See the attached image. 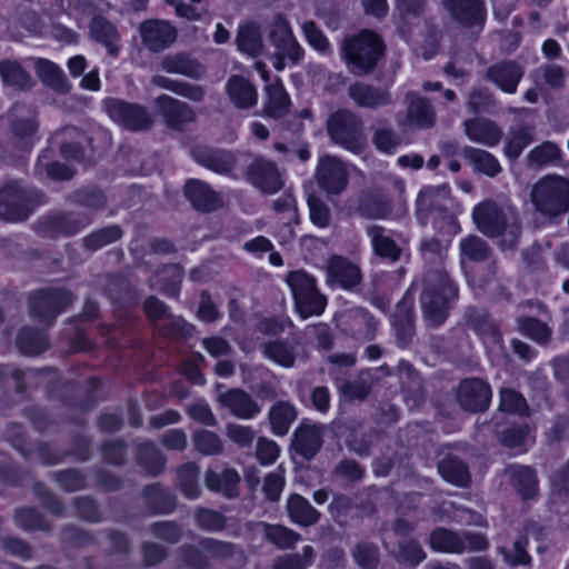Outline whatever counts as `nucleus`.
Here are the masks:
<instances>
[{
  "label": "nucleus",
  "instance_id": "obj_1",
  "mask_svg": "<svg viewBox=\"0 0 569 569\" xmlns=\"http://www.w3.org/2000/svg\"><path fill=\"white\" fill-rule=\"evenodd\" d=\"M472 221L486 237H500L499 246L502 250H513L520 240V221L517 218L509 219L505 208L492 199H486L473 208Z\"/></svg>",
  "mask_w": 569,
  "mask_h": 569
},
{
  "label": "nucleus",
  "instance_id": "obj_2",
  "mask_svg": "<svg viewBox=\"0 0 569 569\" xmlns=\"http://www.w3.org/2000/svg\"><path fill=\"white\" fill-rule=\"evenodd\" d=\"M457 298V288L442 270L425 277V289L420 297L422 318L427 327L438 328L449 316L451 302Z\"/></svg>",
  "mask_w": 569,
  "mask_h": 569
},
{
  "label": "nucleus",
  "instance_id": "obj_3",
  "mask_svg": "<svg viewBox=\"0 0 569 569\" xmlns=\"http://www.w3.org/2000/svg\"><path fill=\"white\" fill-rule=\"evenodd\" d=\"M341 52L348 70L357 77H363L376 69L385 56L386 46L379 34L365 29L347 37Z\"/></svg>",
  "mask_w": 569,
  "mask_h": 569
},
{
  "label": "nucleus",
  "instance_id": "obj_4",
  "mask_svg": "<svg viewBox=\"0 0 569 569\" xmlns=\"http://www.w3.org/2000/svg\"><path fill=\"white\" fill-rule=\"evenodd\" d=\"M530 201L536 212L553 220L569 211V179L546 174L531 188Z\"/></svg>",
  "mask_w": 569,
  "mask_h": 569
},
{
  "label": "nucleus",
  "instance_id": "obj_5",
  "mask_svg": "<svg viewBox=\"0 0 569 569\" xmlns=\"http://www.w3.org/2000/svg\"><path fill=\"white\" fill-rule=\"evenodd\" d=\"M327 132L336 144L353 153H360L367 143L363 121L349 109L337 110L329 117Z\"/></svg>",
  "mask_w": 569,
  "mask_h": 569
},
{
  "label": "nucleus",
  "instance_id": "obj_6",
  "mask_svg": "<svg viewBox=\"0 0 569 569\" xmlns=\"http://www.w3.org/2000/svg\"><path fill=\"white\" fill-rule=\"evenodd\" d=\"M286 282L291 290L295 307L301 318L320 316L325 311L327 298L319 291L313 276L303 270H295L286 276Z\"/></svg>",
  "mask_w": 569,
  "mask_h": 569
},
{
  "label": "nucleus",
  "instance_id": "obj_7",
  "mask_svg": "<svg viewBox=\"0 0 569 569\" xmlns=\"http://www.w3.org/2000/svg\"><path fill=\"white\" fill-rule=\"evenodd\" d=\"M429 546L439 552L462 553L486 550L489 543L481 533L470 531L457 533L446 528H437L430 533Z\"/></svg>",
  "mask_w": 569,
  "mask_h": 569
},
{
  "label": "nucleus",
  "instance_id": "obj_8",
  "mask_svg": "<svg viewBox=\"0 0 569 569\" xmlns=\"http://www.w3.org/2000/svg\"><path fill=\"white\" fill-rule=\"evenodd\" d=\"M103 108L116 123L129 131H147L153 126L151 113L141 104L107 98Z\"/></svg>",
  "mask_w": 569,
  "mask_h": 569
},
{
  "label": "nucleus",
  "instance_id": "obj_9",
  "mask_svg": "<svg viewBox=\"0 0 569 569\" xmlns=\"http://www.w3.org/2000/svg\"><path fill=\"white\" fill-rule=\"evenodd\" d=\"M73 301L71 292L47 288L33 291L29 297L30 315L40 322L50 323Z\"/></svg>",
  "mask_w": 569,
  "mask_h": 569
},
{
  "label": "nucleus",
  "instance_id": "obj_10",
  "mask_svg": "<svg viewBox=\"0 0 569 569\" xmlns=\"http://www.w3.org/2000/svg\"><path fill=\"white\" fill-rule=\"evenodd\" d=\"M315 178L319 188L330 196L342 193L349 181L346 163L328 154L318 160Z\"/></svg>",
  "mask_w": 569,
  "mask_h": 569
},
{
  "label": "nucleus",
  "instance_id": "obj_11",
  "mask_svg": "<svg viewBox=\"0 0 569 569\" xmlns=\"http://www.w3.org/2000/svg\"><path fill=\"white\" fill-rule=\"evenodd\" d=\"M246 177L253 187L266 194H274L284 186L277 164L262 157L252 160L247 168Z\"/></svg>",
  "mask_w": 569,
  "mask_h": 569
},
{
  "label": "nucleus",
  "instance_id": "obj_12",
  "mask_svg": "<svg viewBox=\"0 0 569 569\" xmlns=\"http://www.w3.org/2000/svg\"><path fill=\"white\" fill-rule=\"evenodd\" d=\"M269 40L276 51L282 57H287L291 63L296 64L302 59L303 50L293 36L288 20L281 14L276 16L270 24Z\"/></svg>",
  "mask_w": 569,
  "mask_h": 569
},
{
  "label": "nucleus",
  "instance_id": "obj_13",
  "mask_svg": "<svg viewBox=\"0 0 569 569\" xmlns=\"http://www.w3.org/2000/svg\"><path fill=\"white\" fill-rule=\"evenodd\" d=\"M154 106L164 124L171 130L181 131L186 124L196 120L193 108L171 96H159L154 100Z\"/></svg>",
  "mask_w": 569,
  "mask_h": 569
},
{
  "label": "nucleus",
  "instance_id": "obj_14",
  "mask_svg": "<svg viewBox=\"0 0 569 569\" xmlns=\"http://www.w3.org/2000/svg\"><path fill=\"white\" fill-rule=\"evenodd\" d=\"M142 44L150 52H161L169 48L177 39L176 28L166 20L150 19L139 27Z\"/></svg>",
  "mask_w": 569,
  "mask_h": 569
},
{
  "label": "nucleus",
  "instance_id": "obj_15",
  "mask_svg": "<svg viewBox=\"0 0 569 569\" xmlns=\"http://www.w3.org/2000/svg\"><path fill=\"white\" fill-rule=\"evenodd\" d=\"M457 399L467 411H485L491 400L490 386L480 378H467L458 387Z\"/></svg>",
  "mask_w": 569,
  "mask_h": 569
},
{
  "label": "nucleus",
  "instance_id": "obj_16",
  "mask_svg": "<svg viewBox=\"0 0 569 569\" xmlns=\"http://www.w3.org/2000/svg\"><path fill=\"white\" fill-rule=\"evenodd\" d=\"M525 74V68L515 60H501L487 68L485 78L502 92L513 94Z\"/></svg>",
  "mask_w": 569,
  "mask_h": 569
},
{
  "label": "nucleus",
  "instance_id": "obj_17",
  "mask_svg": "<svg viewBox=\"0 0 569 569\" xmlns=\"http://www.w3.org/2000/svg\"><path fill=\"white\" fill-rule=\"evenodd\" d=\"M218 402L230 415L241 420H250L261 412V406L257 400L240 388L220 393Z\"/></svg>",
  "mask_w": 569,
  "mask_h": 569
},
{
  "label": "nucleus",
  "instance_id": "obj_18",
  "mask_svg": "<svg viewBox=\"0 0 569 569\" xmlns=\"http://www.w3.org/2000/svg\"><path fill=\"white\" fill-rule=\"evenodd\" d=\"M348 96L359 108L379 109L392 103L388 88L356 81L348 87Z\"/></svg>",
  "mask_w": 569,
  "mask_h": 569
},
{
  "label": "nucleus",
  "instance_id": "obj_19",
  "mask_svg": "<svg viewBox=\"0 0 569 569\" xmlns=\"http://www.w3.org/2000/svg\"><path fill=\"white\" fill-rule=\"evenodd\" d=\"M28 194L22 187L12 182L0 189V218L18 221L27 218Z\"/></svg>",
  "mask_w": 569,
  "mask_h": 569
},
{
  "label": "nucleus",
  "instance_id": "obj_20",
  "mask_svg": "<svg viewBox=\"0 0 569 569\" xmlns=\"http://www.w3.org/2000/svg\"><path fill=\"white\" fill-rule=\"evenodd\" d=\"M342 327L343 331L351 337L370 341L376 336L378 321L367 309L356 307L345 313Z\"/></svg>",
  "mask_w": 569,
  "mask_h": 569
},
{
  "label": "nucleus",
  "instance_id": "obj_21",
  "mask_svg": "<svg viewBox=\"0 0 569 569\" xmlns=\"http://www.w3.org/2000/svg\"><path fill=\"white\" fill-rule=\"evenodd\" d=\"M226 94L230 103L239 110H249L258 103V90L246 77L233 74L226 82Z\"/></svg>",
  "mask_w": 569,
  "mask_h": 569
},
{
  "label": "nucleus",
  "instance_id": "obj_22",
  "mask_svg": "<svg viewBox=\"0 0 569 569\" xmlns=\"http://www.w3.org/2000/svg\"><path fill=\"white\" fill-rule=\"evenodd\" d=\"M450 17L467 27H481L485 21L482 0H442Z\"/></svg>",
  "mask_w": 569,
  "mask_h": 569
},
{
  "label": "nucleus",
  "instance_id": "obj_23",
  "mask_svg": "<svg viewBox=\"0 0 569 569\" xmlns=\"http://www.w3.org/2000/svg\"><path fill=\"white\" fill-rule=\"evenodd\" d=\"M327 277L329 283L350 290L360 283L361 271L347 258L333 256L328 261Z\"/></svg>",
  "mask_w": 569,
  "mask_h": 569
},
{
  "label": "nucleus",
  "instance_id": "obj_24",
  "mask_svg": "<svg viewBox=\"0 0 569 569\" xmlns=\"http://www.w3.org/2000/svg\"><path fill=\"white\" fill-rule=\"evenodd\" d=\"M291 100L280 79L266 84L263 89L262 116L279 120L290 111Z\"/></svg>",
  "mask_w": 569,
  "mask_h": 569
},
{
  "label": "nucleus",
  "instance_id": "obj_25",
  "mask_svg": "<svg viewBox=\"0 0 569 569\" xmlns=\"http://www.w3.org/2000/svg\"><path fill=\"white\" fill-rule=\"evenodd\" d=\"M323 428L318 425H300L295 433L292 446L297 453L307 460L312 459L322 447Z\"/></svg>",
  "mask_w": 569,
  "mask_h": 569
},
{
  "label": "nucleus",
  "instance_id": "obj_26",
  "mask_svg": "<svg viewBox=\"0 0 569 569\" xmlns=\"http://www.w3.org/2000/svg\"><path fill=\"white\" fill-rule=\"evenodd\" d=\"M466 136L473 142L487 147L497 146L503 137L497 122L486 118L468 119L463 122Z\"/></svg>",
  "mask_w": 569,
  "mask_h": 569
},
{
  "label": "nucleus",
  "instance_id": "obj_27",
  "mask_svg": "<svg viewBox=\"0 0 569 569\" xmlns=\"http://www.w3.org/2000/svg\"><path fill=\"white\" fill-rule=\"evenodd\" d=\"M372 250L376 256L390 262H396L401 257V248L396 243L390 231L379 224H369L366 228Z\"/></svg>",
  "mask_w": 569,
  "mask_h": 569
},
{
  "label": "nucleus",
  "instance_id": "obj_28",
  "mask_svg": "<svg viewBox=\"0 0 569 569\" xmlns=\"http://www.w3.org/2000/svg\"><path fill=\"white\" fill-rule=\"evenodd\" d=\"M191 154L197 163L217 173H229L236 164L234 157L220 149L199 146L191 150Z\"/></svg>",
  "mask_w": 569,
  "mask_h": 569
},
{
  "label": "nucleus",
  "instance_id": "obj_29",
  "mask_svg": "<svg viewBox=\"0 0 569 569\" xmlns=\"http://www.w3.org/2000/svg\"><path fill=\"white\" fill-rule=\"evenodd\" d=\"M30 60L33 61L34 71L44 86L59 93H68L71 90V83L58 64L43 58H30Z\"/></svg>",
  "mask_w": 569,
  "mask_h": 569
},
{
  "label": "nucleus",
  "instance_id": "obj_30",
  "mask_svg": "<svg viewBox=\"0 0 569 569\" xmlns=\"http://www.w3.org/2000/svg\"><path fill=\"white\" fill-rule=\"evenodd\" d=\"M505 472L521 499H531L538 495V477L535 469L529 466L511 465Z\"/></svg>",
  "mask_w": 569,
  "mask_h": 569
},
{
  "label": "nucleus",
  "instance_id": "obj_31",
  "mask_svg": "<svg viewBox=\"0 0 569 569\" xmlns=\"http://www.w3.org/2000/svg\"><path fill=\"white\" fill-rule=\"evenodd\" d=\"M239 483L240 475L233 468H224L221 472L208 469L204 473V486L229 499L239 496Z\"/></svg>",
  "mask_w": 569,
  "mask_h": 569
},
{
  "label": "nucleus",
  "instance_id": "obj_32",
  "mask_svg": "<svg viewBox=\"0 0 569 569\" xmlns=\"http://www.w3.org/2000/svg\"><path fill=\"white\" fill-rule=\"evenodd\" d=\"M449 194L450 190L447 186L423 188L416 201L419 221L425 223V219L429 213L445 209Z\"/></svg>",
  "mask_w": 569,
  "mask_h": 569
},
{
  "label": "nucleus",
  "instance_id": "obj_33",
  "mask_svg": "<svg viewBox=\"0 0 569 569\" xmlns=\"http://www.w3.org/2000/svg\"><path fill=\"white\" fill-rule=\"evenodd\" d=\"M184 193L196 209L204 212L217 209L221 203L219 193L201 180H189Z\"/></svg>",
  "mask_w": 569,
  "mask_h": 569
},
{
  "label": "nucleus",
  "instance_id": "obj_34",
  "mask_svg": "<svg viewBox=\"0 0 569 569\" xmlns=\"http://www.w3.org/2000/svg\"><path fill=\"white\" fill-rule=\"evenodd\" d=\"M90 223L89 219L80 218L71 213L56 214L43 221V232L52 238L70 237Z\"/></svg>",
  "mask_w": 569,
  "mask_h": 569
},
{
  "label": "nucleus",
  "instance_id": "obj_35",
  "mask_svg": "<svg viewBox=\"0 0 569 569\" xmlns=\"http://www.w3.org/2000/svg\"><path fill=\"white\" fill-rule=\"evenodd\" d=\"M160 67L168 73L181 74L191 79H200L204 72L197 60L183 52L164 56L160 61Z\"/></svg>",
  "mask_w": 569,
  "mask_h": 569
},
{
  "label": "nucleus",
  "instance_id": "obj_36",
  "mask_svg": "<svg viewBox=\"0 0 569 569\" xmlns=\"http://www.w3.org/2000/svg\"><path fill=\"white\" fill-rule=\"evenodd\" d=\"M89 29L94 41L102 44L109 54L118 56L120 36L113 23L101 16H96L91 19Z\"/></svg>",
  "mask_w": 569,
  "mask_h": 569
},
{
  "label": "nucleus",
  "instance_id": "obj_37",
  "mask_svg": "<svg viewBox=\"0 0 569 569\" xmlns=\"http://www.w3.org/2000/svg\"><path fill=\"white\" fill-rule=\"evenodd\" d=\"M0 77L6 86L21 91L31 90L36 84L31 74L17 60H0Z\"/></svg>",
  "mask_w": 569,
  "mask_h": 569
},
{
  "label": "nucleus",
  "instance_id": "obj_38",
  "mask_svg": "<svg viewBox=\"0 0 569 569\" xmlns=\"http://www.w3.org/2000/svg\"><path fill=\"white\" fill-rule=\"evenodd\" d=\"M296 407L286 400H279L268 411L271 432L276 436H286L297 419Z\"/></svg>",
  "mask_w": 569,
  "mask_h": 569
},
{
  "label": "nucleus",
  "instance_id": "obj_39",
  "mask_svg": "<svg viewBox=\"0 0 569 569\" xmlns=\"http://www.w3.org/2000/svg\"><path fill=\"white\" fill-rule=\"evenodd\" d=\"M535 140V127L520 123L511 127L505 143V154L510 160H517L522 151Z\"/></svg>",
  "mask_w": 569,
  "mask_h": 569
},
{
  "label": "nucleus",
  "instance_id": "obj_40",
  "mask_svg": "<svg viewBox=\"0 0 569 569\" xmlns=\"http://www.w3.org/2000/svg\"><path fill=\"white\" fill-rule=\"evenodd\" d=\"M287 512L290 520L299 526L309 527L317 523L320 512L310 502L298 493H292L287 500Z\"/></svg>",
  "mask_w": 569,
  "mask_h": 569
},
{
  "label": "nucleus",
  "instance_id": "obj_41",
  "mask_svg": "<svg viewBox=\"0 0 569 569\" xmlns=\"http://www.w3.org/2000/svg\"><path fill=\"white\" fill-rule=\"evenodd\" d=\"M408 120L419 128H430L436 122V114L431 104L416 93L407 94Z\"/></svg>",
  "mask_w": 569,
  "mask_h": 569
},
{
  "label": "nucleus",
  "instance_id": "obj_42",
  "mask_svg": "<svg viewBox=\"0 0 569 569\" xmlns=\"http://www.w3.org/2000/svg\"><path fill=\"white\" fill-rule=\"evenodd\" d=\"M392 326L396 330L399 345L407 346L415 333V313L412 306L406 300L397 306Z\"/></svg>",
  "mask_w": 569,
  "mask_h": 569
},
{
  "label": "nucleus",
  "instance_id": "obj_43",
  "mask_svg": "<svg viewBox=\"0 0 569 569\" xmlns=\"http://www.w3.org/2000/svg\"><path fill=\"white\" fill-rule=\"evenodd\" d=\"M150 81L156 87L172 91L176 94L187 98L194 102H200L204 98V89L203 87L198 84L173 80L160 74L153 76Z\"/></svg>",
  "mask_w": 569,
  "mask_h": 569
},
{
  "label": "nucleus",
  "instance_id": "obj_44",
  "mask_svg": "<svg viewBox=\"0 0 569 569\" xmlns=\"http://www.w3.org/2000/svg\"><path fill=\"white\" fill-rule=\"evenodd\" d=\"M182 278V269L179 264H168L150 278V284L168 296H177Z\"/></svg>",
  "mask_w": 569,
  "mask_h": 569
},
{
  "label": "nucleus",
  "instance_id": "obj_45",
  "mask_svg": "<svg viewBox=\"0 0 569 569\" xmlns=\"http://www.w3.org/2000/svg\"><path fill=\"white\" fill-rule=\"evenodd\" d=\"M441 477L458 487H466L470 482V472L467 465L455 456H447L438 463Z\"/></svg>",
  "mask_w": 569,
  "mask_h": 569
},
{
  "label": "nucleus",
  "instance_id": "obj_46",
  "mask_svg": "<svg viewBox=\"0 0 569 569\" xmlns=\"http://www.w3.org/2000/svg\"><path fill=\"white\" fill-rule=\"evenodd\" d=\"M462 156L471 163L475 170L488 176L496 177L501 171V166L497 158L479 148L465 147Z\"/></svg>",
  "mask_w": 569,
  "mask_h": 569
},
{
  "label": "nucleus",
  "instance_id": "obj_47",
  "mask_svg": "<svg viewBox=\"0 0 569 569\" xmlns=\"http://www.w3.org/2000/svg\"><path fill=\"white\" fill-rule=\"evenodd\" d=\"M561 157L562 151L557 143L545 141L530 150L526 157V162L529 168L541 169L559 162Z\"/></svg>",
  "mask_w": 569,
  "mask_h": 569
},
{
  "label": "nucleus",
  "instance_id": "obj_48",
  "mask_svg": "<svg viewBox=\"0 0 569 569\" xmlns=\"http://www.w3.org/2000/svg\"><path fill=\"white\" fill-rule=\"evenodd\" d=\"M391 211V201L383 194H367L360 199L358 204L359 214L367 219H387Z\"/></svg>",
  "mask_w": 569,
  "mask_h": 569
},
{
  "label": "nucleus",
  "instance_id": "obj_49",
  "mask_svg": "<svg viewBox=\"0 0 569 569\" xmlns=\"http://www.w3.org/2000/svg\"><path fill=\"white\" fill-rule=\"evenodd\" d=\"M236 41L238 49L251 57L259 56L263 50L260 28L253 22L239 28Z\"/></svg>",
  "mask_w": 569,
  "mask_h": 569
},
{
  "label": "nucleus",
  "instance_id": "obj_50",
  "mask_svg": "<svg viewBox=\"0 0 569 569\" xmlns=\"http://www.w3.org/2000/svg\"><path fill=\"white\" fill-rule=\"evenodd\" d=\"M138 459L143 469L152 476L164 469L166 458L153 442H142L138 446Z\"/></svg>",
  "mask_w": 569,
  "mask_h": 569
},
{
  "label": "nucleus",
  "instance_id": "obj_51",
  "mask_svg": "<svg viewBox=\"0 0 569 569\" xmlns=\"http://www.w3.org/2000/svg\"><path fill=\"white\" fill-rule=\"evenodd\" d=\"M17 346L22 353L36 356L47 350L48 341L44 332L23 328L17 337Z\"/></svg>",
  "mask_w": 569,
  "mask_h": 569
},
{
  "label": "nucleus",
  "instance_id": "obj_52",
  "mask_svg": "<svg viewBox=\"0 0 569 569\" xmlns=\"http://www.w3.org/2000/svg\"><path fill=\"white\" fill-rule=\"evenodd\" d=\"M263 355L269 360L284 368H291L296 362L295 347L283 340L264 343Z\"/></svg>",
  "mask_w": 569,
  "mask_h": 569
},
{
  "label": "nucleus",
  "instance_id": "obj_53",
  "mask_svg": "<svg viewBox=\"0 0 569 569\" xmlns=\"http://www.w3.org/2000/svg\"><path fill=\"white\" fill-rule=\"evenodd\" d=\"M199 471L200 468L194 462H187L177 471L179 488L188 499H197L200 497L201 489L198 483Z\"/></svg>",
  "mask_w": 569,
  "mask_h": 569
},
{
  "label": "nucleus",
  "instance_id": "obj_54",
  "mask_svg": "<svg viewBox=\"0 0 569 569\" xmlns=\"http://www.w3.org/2000/svg\"><path fill=\"white\" fill-rule=\"evenodd\" d=\"M143 497L154 512L168 513L174 509V497L169 490L162 489L158 483L147 486L143 489Z\"/></svg>",
  "mask_w": 569,
  "mask_h": 569
},
{
  "label": "nucleus",
  "instance_id": "obj_55",
  "mask_svg": "<svg viewBox=\"0 0 569 569\" xmlns=\"http://www.w3.org/2000/svg\"><path fill=\"white\" fill-rule=\"evenodd\" d=\"M122 237V230L119 226H108L96 230L82 239L83 247L93 252L106 246L117 242Z\"/></svg>",
  "mask_w": 569,
  "mask_h": 569
},
{
  "label": "nucleus",
  "instance_id": "obj_56",
  "mask_svg": "<svg viewBox=\"0 0 569 569\" xmlns=\"http://www.w3.org/2000/svg\"><path fill=\"white\" fill-rule=\"evenodd\" d=\"M194 449L203 456H219L224 451L222 439L213 431L201 429L192 435Z\"/></svg>",
  "mask_w": 569,
  "mask_h": 569
},
{
  "label": "nucleus",
  "instance_id": "obj_57",
  "mask_svg": "<svg viewBox=\"0 0 569 569\" xmlns=\"http://www.w3.org/2000/svg\"><path fill=\"white\" fill-rule=\"evenodd\" d=\"M518 329L523 336L540 345L549 342L552 335V329L546 322L533 317L519 318Z\"/></svg>",
  "mask_w": 569,
  "mask_h": 569
},
{
  "label": "nucleus",
  "instance_id": "obj_58",
  "mask_svg": "<svg viewBox=\"0 0 569 569\" xmlns=\"http://www.w3.org/2000/svg\"><path fill=\"white\" fill-rule=\"evenodd\" d=\"M263 533L279 549H290L301 539L298 532L281 525L263 523Z\"/></svg>",
  "mask_w": 569,
  "mask_h": 569
},
{
  "label": "nucleus",
  "instance_id": "obj_59",
  "mask_svg": "<svg viewBox=\"0 0 569 569\" xmlns=\"http://www.w3.org/2000/svg\"><path fill=\"white\" fill-rule=\"evenodd\" d=\"M459 249L461 257L470 261H485L490 254V247L487 241L476 234L461 239Z\"/></svg>",
  "mask_w": 569,
  "mask_h": 569
},
{
  "label": "nucleus",
  "instance_id": "obj_60",
  "mask_svg": "<svg viewBox=\"0 0 569 569\" xmlns=\"http://www.w3.org/2000/svg\"><path fill=\"white\" fill-rule=\"evenodd\" d=\"M372 380L370 371H361L353 380H348L342 383L341 392L350 400H362L369 395Z\"/></svg>",
  "mask_w": 569,
  "mask_h": 569
},
{
  "label": "nucleus",
  "instance_id": "obj_61",
  "mask_svg": "<svg viewBox=\"0 0 569 569\" xmlns=\"http://www.w3.org/2000/svg\"><path fill=\"white\" fill-rule=\"evenodd\" d=\"M499 409L507 413L527 416L529 407L521 393L511 388H503L500 390Z\"/></svg>",
  "mask_w": 569,
  "mask_h": 569
},
{
  "label": "nucleus",
  "instance_id": "obj_62",
  "mask_svg": "<svg viewBox=\"0 0 569 569\" xmlns=\"http://www.w3.org/2000/svg\"><path fill=\"white\" fill-rule=\"evenodd\" d=\"M313 548L305 546L302 553H290L277 558L272 569H307L313 562Z\"/></svg>",
  "mask_w": 569,
  "mask_h": 569
},
{
  "label": "nucleus",
  "instance_id": "obj_63",
  "mask_svg": "<svg viewBox=\"0 0 569 569\" xmlns=\"http://www.w3.org/2000/svg\"><path fill=\"white\" fill-rule=\"evenodd\" d=\"M352 557L361 569H376L379 562V549L371 542H359L352 548Z\"/></svg>",
  "mask_w": 569,
  "mask_h": 569
},
{
  "label": "nucleus",
  "instance_id": "obj_64",
  "mask_svg": "<svg viewBox=\"0 0 569 569\" xmlns=\"http://www.w3.org/2000/svg\"><path fill=\"white\" fill-rule=\"evenodd\" d=\"M197 525L204 531L218 532L224 529L226 517L212 509L200 508L194 513Z\"/></svg>",
  "mask_w": 569,
  "mask_h": 569
}]
</instances>
